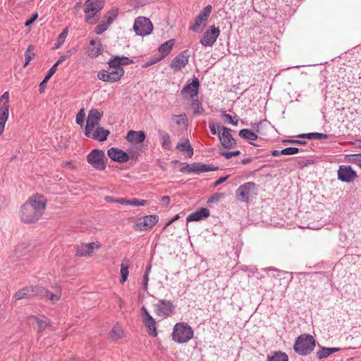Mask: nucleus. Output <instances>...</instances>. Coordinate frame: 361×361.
<instances>
[{
	"label": "nucleus",
	"instance_id": "nucleus-1",
	"mask_svg": "<svg viewBox=\"0 0 361 361\" xmlns=\"http://www.w3.org/2000/svg\"><path fill=\"white\" fill-rule=\"evenodd\" d=\"M46 202L43 195H35L30 197L21 207V220L27 224L39 220L45 210Z\"/></svg>",
	"mask_w": 361,
	"mask_h": 361
},
{
	"label": "nucleus",
	"instance_id": "nucleus-2",
	"mask_svg": "<svg viewBox=\"0 0 361 361\" xmlns=\"http://www.w3.org/2000/svg\"><path fill=\"white\" fill-rule=\"evenodd\" d=\"M133 61L126 56H114L108 61L109 66V74L114 79V82L118 81L124 75V70L122 66L130 64Z\"/></svg>",
	"mask_w": 361,
	"mask_h": 361
},
{
	"label": "nucleus",
	"instance_id": "nucleus-3",
	"mask_svg": "<svg viewBox=\"0 0 361 361\" xmlns=\"http://www.w3.org/2000/svg\"><path fill=\"white\" fill-rule=\"evenodd\" d=\"M194 335L191 326L185 322H179L174 325L172 332L173 340L178 343L188 342Z\"/></svg>",
	"mask_w": 361,
	"mask_h": 361
},
{
	"label": "nucleus",
	"instance_id": "nucleus-4",
	"mask_svg": "<svg viewBox=\"0 0 361 361\" xmlns=\"http://www.w3.org/2000/svg\"><path fill=\"white\" fill-rule=\"evenodd\" d=\"M315 346V340L312 336L302 334L295 341L294 350L300 355L310 354Z\"/></svg>",
	"mask_w": 361,
	"mask_h": 361
},
{
	"label": "nucleus",
	"instance_id": "nucleus-5",
	"mask_svg": "<svg viewBox=\"0 0 361 361\" xmlns=\"http://www.w3.org/2000/svg\"><path fill=\"white\" fill-rule=\"evenodd\" d=\"M85 19L89 24H94L96 16L104 6V0H87L85 1Z\"/></svg>",
	"mask_w": 361,
	"mask_h": 361
},
{
	"label": "nucleus",
	"instance_id": "nucleus-6",
	"mask_svg": "<svg viewBox=\"0 0 361 361\" xmlns=\"http://www.w3.org/2000/svg\"><path fill=\"white\" fill-rule=\"evenodd\" d=\"M106 159L105 153L102 149H94L91 151L87 157V162L96 170L103 171L106 168L105 160Z\"/></svg>",
	"mask_w": 361,
	"mask_h": 361
},
{
	"label": "nucleus",
	"instance_id": "nucleus-7",
	"mask_svg": "<svg viewBox=\"0 0 361 361\" xmlns=\"http://www.w3.org/2000/svg\"><path fill=\"white\" fill-rule=\"evenodd\" d=\"M33 290V297L38 296L41 298H47L53 303L56 302L61 296V289L60 287L56 290L55 293H51L42 286H32Z\"/></svg>",
	"mask_w": 361,
	"mask_h": 361
},
{
	"label": "nucleus",
	"instance_id": "nucleus-8",
	"mask_svg": "<svg viewBox=\"0 0 361 361\" xmlns=\"http://www.w3.org/2000/svg\"><path fill=\"white\" fill-rule=\"evenodd\" d=\"M133 30L136 35L143 37L152 32L153 25L149 18L140 16L135 19Z\"/></svg>",
	"mask_w": 361,
	"mask_h": 361
},
{
	"label": "nucleus",
	"instance_id": "nucleus-9",
	"mask_svg": "<svg viewBox=\"0 0 361 361\" xmlns=\"http://www.w3.org/2000/svg\"><path fill=\"white\" fill-rule=\"evenodd\" d=\"M176 306L171 300H159L155 305L156 314L161 317L171 316L175 310Z\"/></svg>",
	"mask_w": 361,
	"mask_h": 361
},
{
	"label": "nucleus",
	"instance_id": "nucleus-10",
	"mask_svg": "<svg viewBox=\"0 0 361 361\" xmlns=\"http://www.w3.org/2000/svg\"><path fill=\"white\" fill-rule=\"evenodd\" d=\"M219 140L224 148L230 149L236 145V141L231 135V129L218 126Z\"/></svg>",
	"mask_w": 361,
	"mask_h": 361
},
{
	"label": "nucleus",
	"instance_id": "nucleus-11",
	"mask_svg": "<svg viewBox=\"0 0 361 361\" xmlns=\"http://www.w3.org/2000/svg\"><path fill=\"white\" fill-rule=\"evenodd\" d=\"M102 116V111L94 109H91L87 115L84 132L87 131L88 133L90 130L94 129L95 127L99 126Z\"/></svg>",
	"mask_w": 361,
	"mask_h": 361
},
{
	"label": "nucleus",
	"instance_id": "nucleus-12",
	"mask_svg": "<svg viewBox=\"0 0 361 361\" xmlns=\"http://www.w3.org/2000/svg\"><path fill=\"white\" fill-rule=\"evenodd\" d=\"M220 35V30L214 25L211 26L210 29L207 30L202 38L200 39V44L204 47H212L216 41V39Z\"/></svg>",
	"mask_w": 361,
	"mask_h": 361
},
{
	"label": "nucleus",
	"instance_id": "nucleus-13",
	"mask_svg": "<svg viewBox=\"0 0 361 361\" xmlns=\"http://www.w3.org/2000/svg\"><path fill=\"white\" fill-rule=\"evenodd\" d=\"M84 133L85 136H87L89 138L98 140L99 142H104L106 140L107 137L110 133V131L99 126L95 127L94 129L90 130L88 133L87 131L84 132Z\"/></svg>",
	"mask_w": 361,
	"mask_h": 361
},
{
	"label": "nucleus",
	"instance_id": "nucleus-14",
	"mask_svg": "<svg viewBox=\"0 0 361 361\" xmlns=\"http://www.w3.org/2000/svg\"><path fill=\"white\" fill-rule=\"evenodd\" d=\"M87 55L92 58H97L103 53V46L99 39H92L86 47Z\"/></svg>",
	"mask_w": 361,
	"mask_h": 361
},
{
	"label": "nucleus",
	"instance_id": "nucleus-15",
	"mask_svg": "<svg viewBox=\"0 0 361 361\" xmlns=\"http://www.w3.org/2000/svg\"><path fill=\"white\" fill-rule=\"evenodd\" d=\"M199 86L200 82L198 78H194L190 83L185 85V87L181 90V94L185 97L193 99V98L197 97L198 94Z\"/></svg>",
	"mask_w": 361,
	"mask_h": 361
},
{
	"label": "nucleus",
	"instance_id": "nucleus-16",
	"mask_svg": "<svg viewBox=\"0 0 361 361\" xmlns=\"http://www.w3.org/2000/svg\"><path fill=\"white\" fill-rule=\"evenodd\" d=\"M100 247L98 242H92L90 243H82L77 247L76 255L79 257H89L94 250Z\"/></svg>",
	"mask_w": 361,
	"mask_h": 361
},
{
	"label": "nucleus",
	"instance_id": "nucleus-17",
	"mask_svg": "<svg viewBox=\"0 0 361 361\" xmlns=\"http://www.w3.org/2000/svg\"><path fill=\"white\" fill-rule=\"evenodd\" d=\"M255 188V183L247 182L241 185L236 190V196L241 202H247L251 195L252 191Z\"/></svg>",
	"mask_w": 361,
	"mask_h": 361
},
{
	"label": "nucleus",
	"instance_id": "nucleus-18",
	"mask_svg": "<svg viewBox=\"0 0 361 361\" xmlns=\"http://www.w3.org/2000/svg\"><path fill=\"white\" fill-rule=\"evenodd\" d=\"M357 177L356 172L350 166H341L338 171V178L346 183H350Z\"/></svg>",
	"mask_w": 361,
	"mask_h": 361
},
{
	"label": "nucleus",
	"instance_id": "nucleus-19",
	"mask_svg": "<svg viewBox=\"0 0 361 361\" xmlns=\"http://www.w3.org/2000/svg\"><path fill=\"white\" fill-rule=\"evenodd\" d=\"M107 154L111 159L118 163H126L129 160L128 154L124 151L111 147L107 151Z\"/></svg>",
	"mask_w": 361,
	"mask_h": 361
},
{
	"label": "nucleus",
	"instance_id": "nucleus-20",
	"mask_svg": "<svg viewBox=\"0 0 361 361\" xmlns=\"http://www.w3.org/2000/svg\"><path fill=\"white\" fill-rule=\"evenodd\" d=\"M212 8L211 5L207 6L201 11V13L195 18L194 25H191L190 29L195 32H198L199 27L204 21L207 20V19L208 18L209 16L212 12Z\"/></svg>",
	"mask_w": 361,
	"mask_h": 361
},
{
	"label": "nucleus",
	"instance_id": "nucleus-21",
	"mask_svg": "<svg viewBox=\"0 0 361 361\" xmlns=\"http://www.w3.org/2000/svg\"><path fill=\"white\" fill-rule=\"evenodd\" d=\"M188 171L190 173H200L208 171H213L218 169V167H213L202 163H193L187 166Z\"/></svg>",
	"mask_w": 361,
	"mask_h": 361
},
{
	"label": "nucleus",
	"instance_id": "nucleus-22",
	"mask_svg": "<svg viewBox=\"0 0 361 361\" xmlns=\"http://www.w3.org/2000/svg\"><path fill=\"white\" fill-rule=\"evenodd\" d=\"M189 55L188 51H183L178 54L171 62V67L177 70L184 68L188 63Z\"/></svg>",
	"mask_w": 361,
	"mask_h": 361
},
{
	"label": "nucleus",
	"instance_id": "nucleus-23",
	"mask_svg": "<svg viewBox=\"0 0 361 361\" xmlns=\"http://www.w3.org/2000/svg\"><path fill=\"white\" fill-rule=\"evenodd\" d=\"M210 212L207 208H201L199 210L192 212L187 216V221H197L208 217Z\"/></svg>",
	"mask_w": 361,
	"mask_h": 361
},
{
	"label": "nucleus",
	"instance_id": "nucleus-24",
	"mask_svg": "<svg viewBox=\"0 0 361 361\" xmlns=\"http://www.w3.org/2000/svg\"><path fill=\"white\" fill-rule=\"evenodd\" d=\"M145 133L142 130L135 131L130 130L126 136V139L128 142H135V143H142L145 139Z\"/></svg>",
	"mask_w": 361,
	"mask_h": 361
},
{
	"label": "nucleus",
	"instance_id": "nucleus-25",
	"mask_svg": "<svg viewBox=\"0 0 361 361\" xmlns=\"http://www.w3.org/2000/svg\"><path fill=\"white\" fill-rule=\"evenodd\" d=\"M9 104H5L0 106V135L4 130L6 123L8 118Z\"/></svg>",
	"mask_w": 361,
	"mask_h": 361
},
{
	"label": "nucleus",
	"instance_id": "nucleus-26",
	"mask_svg": "<svg viewBox=\"0 0 361 361\" xmlns=\"http://www.w3.org/2000/svg\"><path fill=\"white\" fill-rule=\"evenodd\" d=\"M159 216L157 215H148L143 218L142 221L140 223V226H142L145 230L152 228L158 221Z\"/></svg>",
	"mask_w": 361,
	"mask_h": 361
},
{
	"label": "nucleus",
	"instance_id": "nucleus-27",
	"mask_svg": "<svg viewBox=\"0 0 361 361\" xmlns=\"http://www.w3.org/2000/svg\"><path fill=\"white\" fill-rule=\"evenodd\" d=\"M14 298L16 300L33 298V290L32 286L24 287L18 290L17 292H16Z\"/></svg>",
	"mask_w": 361,
	"mask_h": 361
},
{
	"label": "nucleus",
	"instance_id": "nucleus-28",
	"mask_svg": "<svg viewBox=\"0 0 361 361\" xmlns=\"http://www.w3.org/2000/svg\"><path fill=\"white\" fill-rule=\"evenodd\" d=\"M130 267V263L129 260L128 259H124L122 261V263L121 264V279L120 282L121 283H123L126 281L128 276V269Z\"/></svg>",
	"mask_w": 361,
	"mask_h": 361
},
{
	"label": "nucleus",
	"instance_id": "nucleus-29",
	"mask_svg": "<svg viewBox=\"0 0 361 361\" xmlns=\"http://www.w3.org/2000/svg\"><path fill=\"white\" fill-rule=\"evenodd\" d=\"M176 149L179 151H185L190 158L193 155V149L188 139L185 140L182 142L178 143Z\"/></svg>",
	"mask_w": 361,
	"mask_h": 361
},
{
	"label": "nucleus",
	"instance_id": "nucleus-30",
	"mask_svg": "<svg viewBox=\"0 0 361 361\" xmlns=\"http://www.w3.org/2000/svg\"><path fill=\"white\" fill-rule=\"evenodd\" d=\"M159 135L161 142L162 147L166 149H170L171 143L170 135L165 131L159 130Z\"/></svg>",
	"mask_w": 361,
	"mask_h": 361
},
{
	"label": "nucleus",
	"instance_id": "nucleus-31",
	"mask_svg": "<svg viewBox=\"0 0 361 361\" xmlns=\"http://www.w3.org/2000/svg\"><path fill=\"white\" fill-rule=\"evenodd\" d=\"M338 351V348H322L317 353V357L319 359H323L327 357L334 353Z\"/></svg>",
	"mask_w": 361,
	"mask_h": 361
},
{
	"label": "nucleus",
	"instance_id": "nucleus-32",
	"mask_svg": "<svg viewBox=\"0 0 361 361\" xmlns=\"http://www.w3.org/2000/svg\"><path fill=\"white\" fill-rule=\"evenodd\" d=\"M298 137L322 140V139H327L329 137V135L326 134L320 133H305V134L299 135Z\"/></svg>",
	"mask_w": 361,
	"mask_h": 361
},
{
	"label": "nucleus",
	"instance_id": "nucleus-33",
	"mask_svg": "<svg viewBox=\"0 0 361 361\" xmlns=\"http://www.w3.org/2000/svg\"><path fill=\"white\" fill-rule=\"evenodd\" d=\"M173 45H174V40L173 39L169 40V41L164 42V44H162L159 47V51L161 54H162L163 55H167L168 54L170 53Z\"/></svg>",
	"mask_w": 361,
	"mask_h": 361
},
{
	"label": "nucleus",
	"instance_id": "nucleus-34",
	"mask_svg": "<svg viewBox=\"0 0 361 361\" xmlns=\"http://www.w3.org/2000/svg\"><path fill=\"white\" fill-rule=\"evenodd\" d=\"M239 135L242 138L248 140H256L257 139V135L248 129H242L240 130Z\"/></svg>",
	"mask_w": 361,
	"mask_h": 361
},
{
	"label": "nucleus",
	"instance_id": "nucleus-35",
	"mask_svg": "<svg viewBox=\"0 0 361 361\" xmlns=\"http://www.w3.org/2000/svg\"><path fill=\"white\" fill-rule=\"evenodd\" d=\"M267 361H288V357L285 353L276 352L273 355L268 356Z\"/></svg>",
	"mask_w": 361,
	"mask_h": 361
},
{
	"label": "nucleus",
	"instance_id": "nucleus-36",
	"mask_svg": "<svg viewBox=\"0 0 361 361\" xmlns=\"http://www.w3.org/2000/svg\"><path fill=\"white\" fill-rule=\"evenodd\" d=\"M97 77L100 80H102L104 82H115L114 81V78H112V77H111L109 71L106 70H102L99 71L97 74Z\"/></svg>",
	"mask_w": 361,
	"mask_h": 361
},
{
	"label": "nucleus",
	"instance_id": "nucleus-37",
	"mask_svg": "<svg viewBox=\"0 0 361 361\" xmlns=\"http://www.w3.org/2000/svg\"><path fill=\"white\" fill-rule=\"evenodd\" d=\"M144 323L145 324L147 328L149 334L152 336H156L157 335V333L155 320L153 319L152 321H148Z\"/></svg>",
	"mask_w": 361,
	"mask_h": 361
},
{
	"label": "nucleus",
	"instance_id": "nucleus-38",
	"mask_svg": "<svg viewBox=\"0 0 361 361\" xmlns=\"http://www.w3.org/2000/svg\"><path fill=\"white\" fill-rule=\"evenodd\" d=\"M192 107L193 109L194 114H200L203 111V109L202 108L201 102L197 99L196 97L192 99Z\"/></svg>",
	"mask_w": 361,
	"mask_h": 361
},
{
	"label": "nucleus",
	"instance_id": "nucleus-39",
	"mask_svg": "<svg viewBox=\"0 0 361 361\" xmlns=\"http://www.w3.org/2000/svg\"><path fill=\"white\" fill-rule=\"evenodd\" d=\"M118 13V11L117 8H112L111 11H109L106 15L105 16V18L107 19V23L110 25L113 21L116 18Z\"/></svg>",
	"mask_w": 361,
	"mask_h": 361
},
{
	"label": "nucleus",
	"instance_id": "nucleus-40",
	"mask_svg": "<svg viewBox=\"0 0 361 361\" xmlns=\"http://www.w3.org/2000/svg\"><path fill=\"white\" fill-rule=\"evenodd\" d=\"M35 319L38 324V328L39 331L44 330L49 325V319L47 318L43 317L40 319L39 317H35Z\"/></svg>",
	"mask_w": 361,
	"mask_h": 361
},
{
	"label": "nucleus",
	"instance_id": "nucleus-41",
	"mask_svg": "<svg viewBox=\"0 0 361 361\" xmlns=\"http://www.w3.org/2000/svg\"><path fill=\"white\" fill-rule=\"evenodd\" d=\"M128 205L138 207L147 205V201L145 200H140L137 198L128 199Z\"/></svg>",
	"mask_w": 361,
	"mask_h": 361
},
{
	"label": "nucleus",
	"instance_id": "nucleus-42",
	"mask_svg": "<svg viewBox=\"0 0 361 361\" xmlns=\"http://www.w3.org/2000/svg\"><path fill=\"white\" fill-rule=\"evenodd\" d=\"M173 119L176 124L178 126L185 125L188 121L187 116L185 114L180 115H174L173 116Z\"/></svg>",
	"mask_w": 361,
	"mask_h": 361
},
{
	"label": "nucleus",
	"instance_id": "nucleus-43",
	"mask_svg": "<svg viewBox=\"0 0 361 361\" xmlns=\"http://www.w3.org/2000/svg\"><path fill=\"white\" fill-rule=\"evenodd\" d=\"M32 51H33V47L32 45H30L25 53V59L24 66H27L29 64L30 61H31V59H32V57L34 56L35 54L32 52Z\"/></svg>",
	"mask_w": 361,
	"mask_h": 361
},
{
	"label": "nucleus",
	"instance_id": "nucleus-44",
	"mask_svg": "<svg viewBox=\"0 0 361 361\" xmlns=\"http://www.w3.org/2000/svg\"><path fill=\"white\" fill-rule=\"evenodd\" d=\"M123 335L122 329L118 326H114L110 331V337L113 339H118Z\"/></svg>",
	"mask_w": 361,
	"mask_h": 361
},
{
	"label": "nucleus",
	"instance_id": "nucleus-45",
	"mask_svg": "<svg viewBox=\"0 0 361 361\" xmlns=\"http://www.w3.org/2000/svg\"><path fill=\"white\" fill-rule=\"evenodd\" d=\"M85 112L84 109H81L76 115L75 122L77 124L82 126L84 123Z\"/></svg>",
	"mask_w": 361,
	"mask_h": 361
},
{
	"label": "nucleus",
	"instance_id": "nucleus-46",
	"mask_svg": "<svg viewBox=\"0 0 361 361\" xmlns=\"http://www.w3.org/2000/svg\"><path fill=\"white\" fill-rule=\"evenodd\" d=\"M300 152V149L297 147H287L280 151L283 155H292Z\"/></svg>",
	"mask_w": 361,
	"mask_h": 361
},
{
	"label": "nucleus",
	"instance_id": "nucleus-47",
	"mask_svg": "<svg viewBox=\"0 0 361 361\" xmlns=\"http://www.w3.org/2000/svg\"><path fill=\"white\" fill-rule=\"evenodd\" d=\"M29 244L27 242H22L17 245L15 249L16 255H20L23 250L28 247Z\"/></svg>",
	"mask_w": 361,
	"mask_h": 361
},
{
	"label": "nucleus",
	"instance_id": "nucleus-48",
	"mask_svg": "<svg viewBox=\"0 0 361 361\" xmlns=\"http://www.w3.org/2000/svg\"><path fill=\"white\" fill-rule=\"evenodd\" d=\"M67 34H68V31H67V28H66L60 35L58 37V39H57V46H56V48H59L60 46L62 45V44L65 41V39L67 36Z\"/></svg>",
	"mask_w": 361,
	"mask_h": 361
},
{
	"label": "nucleus",
	"instance_id": "nucleus-49",
	"mask_svg": "<svg viewBox=\"0 0 361 361\" xmlns=\"http://www.w3.org/2000/svg\"><path fill=\"white\" fill-rule=\"evenodd\" d=\"M141 312H142V316L143 317L144 322H148V321H152V319L154 318L149 314V313L148 312V311L145 307H144V306L142 307Z\"/></svg>",
	"mask_w": 361,
	"mask_h": 361
},
{
	"label": "nucleus",
	"instance_id": "nucleus-50",
	"mask_svg": "<svg viewBox=\"0 0 361 361\" xmlns=\"http://www.w3.org/2000/svg\"><path fill=\"white\" fill-rule=\"evenodd\" d=\"M109 26V25L106 23H101L99 25H98L97 26H96L95 27V32L98 35H101L102 34L104 31H106L108 28V27Z\"/></svg>",
	"mask_w": 361,
	"mask_h": 361
},
{
	"label": "nucleus",
	"instance_id": "nucleus-51",
	"mask_svg": "<svg viewBox=\"0 0 361 361\" xmlns=\"http://www.w3.org/2000/svg\"><path fill=\"white\" fill-rule=\"evenodd\" d=\"M221 117L223 118H224L226 121H228L229 123H231L233 126L238 125V119L234 120V118L230 114H222Z\"/></svg>",
	"mask_w": 361,
	"mask_h": 361
},
{
	"label": "nucleus",
	"instance_id": "nucleus-52",
	"mask_svg": "<svg viewBox=\"0 0 361 361\" xmlns=\"http://www.w3.org/2000/svg\"><path fill=\"white\" fill-rule=\"evenodd\" d=\"M221 155H223L226 159H231L232 157L238 156L240 154L239 150H235L233 152H222Z\"/></svg>",
	"mask_w": 361,
	"mask_h": 361
},
{
	"label": "nucleus",
	"instance_id": "nucleus-53",
	"mask_svg": "<svg viewBox=\"0 0 361 361\" xmlns=\"http://www.w3.org/2000/svg\"><path fill=\"white\" fill-rule=\"evenodd\" d=\"M57 66L54 64L53 66L49 70L47 75L44 78V82H47L48 80L51 78V77L55 73L56 71Z\"/></svg>",
	"mask_w": 361,
	"mask_h": 361
},
{
	"label": "nucleus",
	"instance_id": "nucleus-54",
	"mask_svg": "<svg viewBox=\"0 0 361 361\" xmlns=\"http://www.w3.org/2000/svg\"><path fill=\"white\" fill-rule=\"evenodd\" d=\"M8 98L9 94L8 92H4L0 97V103L2 102V104H8Z\"/></svg>",
	"mask_w": 361,
	"mask_h": 361
},
{
	"label": "nucleus",
	"instance_id": "nucleus-55",
	"mask_svg": "<svg viewBox=\"0 0 361 361\" xmlns=\"http://www.w3.org/2000/svg\"><path fill=\"white\" fill-rule=\"evenodd\" d=\"M71 56V54L67 55H63L59 57V59L57 60V61L54 63L56 66H58L59 64H61L62 62L66 61L67 59H68Z\"/></svg>",
	"mask_w": 361,
	"mask_h": 361
},
{
	"label": "nucleus",
	"instance_id": "nucleus-56",
	"mask_svg": "<svg viewBox=\"0 0 361 361\" xmlns=\"http://www.w3.org/2000/svg\"><path fill=\"white\" fill-rule=\"evenodd\" d=\"M38 17V14L36 13L33 16L32 18H31L30 20H27L25 23V26H30L31 24H32L35 20Z\"/></svg>",
	"mask_w": 361,
	"mask_h": 361
},
{
	"label": "nucleus",
	"instance_id": "nucleus-57",
	"mask_svg": "<svg viewBox=\"0 0 361 361\" xmlns=\"http://www.w3.org/2000/svg\"><path fill=\"white\" fill-rule=\"evenodd\" d=\"M148 281H149V277L147 276V274H144V276H143V283H142V286H143V289L144 290H147V289Z\"/></svg>",
	"mask_w": 361,
	"mask_h": 361
},
{
	"label": "nucleus",
	"instance_id": "nucleus-58",
	"mask_svg": "<svg viewBox=\"0 0 361 361\" xmlns=\"http://www.w3.org/2000/svg\"><path fill=\"white\" fill-rule=\"evenodd\" d=\"M209 127L212 135L216 134V128L214 122H209Z\"/></svg>",
	"mask_w": 361,
	"mask_h": 361
},
{
	"label": "nucleus",
	"instance_id": "nucleus-59",
	"mask_svg": "<svg viewBox=\"0 0 361 361\" xmlns=\"http://www.w3.org/2000/svg\"><path fill=\"white\" fill-rule=\"evenodd\" d=\"M269 271L274 272L272 274V276H274V277L281 276V274L283 273L282 271H279L277 269H269Z\"/></svg>",
	"mask_w": 361,
	"mask_h": 361
},
{
	"label": "nucleus",
	"instance_id": "nucleus-60",
	"mask_svg": "<svg viewBox=\"0 0 361 361\" xmlns=\"http://www.w3.org/2000/svg\"><path fill=\"white\" fill-rule=\"evenodd\" d=\"M179 215L176 214L173 218H172L170 221H169L164 226V229H165L166 227H168L170 224H171L173 222L178 219Z\"/></svg>",
	"mask_w": 361,
	"mask_h": 361
},
{
	"label": "nucleus",
	"instance_id": "nucleus-61",
	"mask_svg": "<svg viewBox=\"0 0 361 361\" xmlns=\"http://www.w3.org/2000/svg\"><path fill=\"white\" fill-rule=\"evenodd\" d=\"M115 202L121 204H126L128 205V199L125 198H118L115 200Z\"/></svg>",
	"mask_w": 361,
	"mask_h": 361
},
{
	"label": "nucleus",
	"instance_id": "nucleus-62",
	"mask_svg": "<svg viewBox=\"0 0 361 361\" xmlns=\"http://www.w3.org/2000/svg\"><path fill=\"white\" fill-rule=\"evenodd\" d=\"M228 178V176H222V177H220L215 183V185H219L220 184H221L222 183H224V181H226Z\"/></svg>",
	"mask_w": 361,
	"mask_h": 361
},
{
	"label": "nucleus",
	"instance_id": "nucleus-63",
	"mask_svg": "<svg viewBox=\"0 0 361 361\" xmlns=\"http://www.w3.org/2000/svg\"><path fill=\"white\" fill-rule=\"evenodd\" d=\"M161 201L166 204H169V202H170V197L169 196H164L161 197Z\"/></svg>",
	"mask_w": 361,
	"mask_h": 361
},
{
	"label": "nucleus",
	"instance_id": "nucleus-64",
	"mask_svg": "<svg viewBox=\"0 0 361 361\" xmlns=\"http://www.w3.org/2000/svg\"><path fill=\"white\" fill-rule=\"evenodd\" d=\"M271 154L274 157H278L279 155H282L281 153H280V151L279 150H272L271 152Z\"/></svg>",
	"mask_w": 361,
	"mask_h": 361
}]
</instances>
